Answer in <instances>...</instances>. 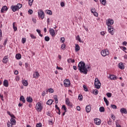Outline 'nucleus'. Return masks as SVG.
<instances>
[{
    "label": "nucleus",
    "mask_w": 127,
    "mask_h": 127,
    "mask_svg": "<svg viewBox=\"0 0 127 127\" xmlns=\"http://www.w3.org/2000/svg\"><path fill=\"white\" fill-rule=\"evenodd\" d=\"M121 49L123 50V51H126V50L127 49V48L126 47H121Z\"/></svg>",
    "instance_id": "55"
},
{
    "label": "nucleus",
    "mask_w": 127,
    "mask_h": 127,
    "mask_svg": "<svg viewBox=\"0 0 127 127\" xmlns=\"http://www.w3.org/2000/svg\"><path fill=\"white\" fill-rule=\"evenodd\" d=\"M53 103V100L52 99H50L48 100L47 102H46L47 105H49V106H51V105H52Z\"/></svg>",
    "instance_id": "22"
},
{
    "label": "nucleus",
    "mask_w": 127,
    "mask_h": 127,
    "mask_svg": "<svg viewBox=\"0 0 127 127\" xmlns=\"http://www.w3.org/2000/svg\"><path fill=\"white\" fill-rule=\"evenodd\" d=\"M15 57L17 60H19V59H21V55H20V54H17Z\"/></svg>",
    "instance_id": "26"
},
{
    "label": "nucleus",
    "mask_w": 127,
    "mask_h": 127,
    "mask_svg": "<svg viewBox=\"0 0 127 127\" xmlns=\"http://www.w3.org/2000/svg\"><path fill=\"white\" fill-rule=\"evenodd\" d=\"M106 96H107L108 98H111L112 97V93L108 92L106 94Z\"/></svg>",
    "instance_id": "43"
},
{
    "label": "nucleus",
    "mask_w": 127,
    "mask_h": 127,
    "mask_svg": "<svg viewBox=\"0 0 127 127\" xmlns=\"http://www.w3.org/2000/svg\"><path fill=\"white\" fill-rule=\"evenodd\" d=\"M38 15L39 17L43 19L44 18V12L42 10H39L38 11Z\"/></svg>",
    "instance_id": "7"
},
{
    "label": "nucleus",
    "mask_w": 127,
    "mask_h": 127,
    "mask_svg": "<svg viewBox=\"0 0 127 127\" xmlns=\"http://www.w3.org/2000/svg\"><path fill=\"white\" fill-rule=\"evenodd\" d=\"M43 107L40 102H38L36 105V110L37 112H41Z\"/></svg>",
    "instance_id": "5"
},
{
    "label": "nucleus",
    "mask_w": 127,
    "mask_h": 127,
    "mask_svg": "<svg viewBox=\"0 0 127 127\" xmlns=\"http://www.w3.org/2000/svg\"><path fill=\"white\" fill-rule=\"evenodd\" d=\"M61 42L62 43H64V42H65V38L64 37L61 38Z\"/></svg>",
    "instance_id": "42"
},
{
    "label": "nucleus",
    "mask_w": 127,
    "mask_h": 127,
    "mask_svg": "<svg viewBox=\"0 0 127 127\" xmlns=\"http://www.w3.org/2000/svg\"><path fill=\"white\" fill-rule=\"evenodd\" d=\"M91 11L92 13H93L96 12V9L95 8H92L91 9Z\"/></svg>",
    "instance_id": "47"
},
{
    "label": "nucleus",
    "mask_w": 127,
    "mask_h": 127,
    "mask_svg": "<svg viewBox=\"0 0 127 127\" xmlns=\"http://www.w3.org/2000/svg\"><path fill=\"white\" fill-rule=\"evenodd\" d=\"M112 120L110 119L109 121L108 122V124L109 125V126H111L112 125Z\"/></svg>",
    "instance_id": "53"
},
{
    "label": "nucleus",
    "mask_w": 127,
    "mask_h": 127,
    "mask_svg": "<svg viewBox=\"0 0 127 127\" xmlns=\"http://www.w3.org/2000/svg\"><path fill=\"white\" fill-rule=\"evenodd\" d=\"M13 28L14 31H16V30H17V27L15 26V22L13 23Z\"/></svg>",
    "instance_id": "27"
},
{
    "label": "nucleus",
    "mask_w": 127,
    "mask_h": 127,
    "mask_svg": "<svg viewBox=\"0 0 127 127\" xmlns=\"http://www.w3.org/2000/svg\"><path fill=\"white\" fill-rule=\"evenodd\" d=\"M21 42H22V43H23V44H24V43H25V42H26V38H23L22 39Z\"/></svg>",
    "instance_id": "38"
},
{
    "label": "nucleus",
    "mask_w": 127,
    "mask_h": 127,
    "mask_svg": "<svg viewBox=\"0 0 127 127\" xmlns=\"http://www.w3.org/2000/svg\"><path fill=\"white\" fill-rule=\"evenodd\" d=\"M47 13L48 14H49V15H52V11L51 10H48L47 12Z\"/></svg>",
    "instance_id": "45"
},
{
    "label": "nucleus",
    "mask_w": 127,
    "mask_h": 127,
    "mask_svg": "<svg viewBox=\"0 0 127 127\" xmlns=\"http://www.w3.org/2000/svg\"><path fill=\"white\" fill-rule=\"evenodd\" d=\"M106 24L108 26V31L109 33L111 35H114V33H115V32L114 31V30H115V29L112 26V25L114 24V20L108 19V20L106 21Z\"/></svg>",
    "instance_id": "2"
},
{
    "label": "nucleus",
    "mask_w": 127,
    "mask_h": 127,
    "mask_svg": "<svg viewBox=\"0 0 127 127\" xmlns=\"http://www.w3.org/2000/svg\"><path fill=\"white\" fill-rule=\"evenodd\" d=\"M111 108H112V109H117V107L115 105H111Z\"/></svg>",
    "instance_id": "49"
},
{
    "label": "nucleus",
    "mask_w": 127,
    "mask_h": 127,
    "mask_svg": "<svg viewBox=\"0 0 127 127\" xmlns=\"http://www.w3.org/2000/svg\"><path fill=\"white\" fill-rule=\"evenodd\" d=\"M70 59V60L71 63H75V60L72 59Z\"/></svg>",
    "instance_id": "60"
},
{
    "label": "nucleus",
    "mask_w": 127,
    "mask_h": 127,
    "mask_svg": "<svg viewBox=\"0 0 127 127\" xmlns=\"http://www.w3.org/2000/svg\"><path fill=\"white\" fill-rule=\"evenodd\" d=\"M92 92L94 95H98V94H99V91H98L97 89L92 91Z\"/></svg>",
    "instance_id": "30"
},
{
    "label": "nucleus",
    "mask_w": 127,
    "mask_h": 127,
    "mask_svg": "<svg viewBox=\"0 0 127 127\" xmlns=\"http://www.w3.org/2000/svg\"><path fill=\"white\" fill-rule=\"evenodd\" d=\"M104 101L106 104V106H109V101H108V99L106 97H104Z\"/></svg>",
    "instance_id": "31"
},
{
    "label": "nucleus",
    "mask_w": 127,
    "mask_h": 127,
    "mask_svg": "<svg viewBox=\"0 0 127 127\" xmlns=\"http://www.w3.org/2000/svg\"><path fill=\"white\" fill-rule=\"evenodd\" d=\"M49 32L52 37H55V35H56V34H55V31H54V29L51 28L49 29Z\"/></svg>",
    "instance_id": "10"
},
{
    "label": "nucleus",
    "mask_w": 127,
    "mask_h": 127,
    "mask_svg": "<svg viewBox=\"0 0 127 127\" xmlns=\"http://www.w3.org/2000/svg\"><path fill=\"white\" fill-rule=\"evenodd\" d=\"M83 88L84 89V90L85 92H88L89 91V90L88 89V88L87 87V86H86V85H83Z\"/></svg>",
    "instance_id": "33"
},
{
    "label": "nucleus",
    "mask_w": 127,
    "mask_h": 127,
    "mask_svg": "<svg viewBox=\"0 0 127 127\" xmlns=\"http://www.w3.org/2000/svg\"><path fill=\"white\" fill-rule=\"evenodd\" d=\"M73 68L75 71L77 70V66L76 65H73Z\"/></svg>",
    "instance_id": "64"
},
{
    "label": "nucleus",
    "mask_w": 127,
    "mask_h": 127,
    "mask_svg": "<svg viewBox=\"0 0 127 127\" xmlns=\"http://www.w3.org/2000/svg\"><path fill=\"white\" fill-rule=\"evenodd\" d=\"M76 38V40H78L79 42L83 43V42L82 41V40H81V38H80V36L79 35L77 36Z\"/></svg>",
    "instance_id": "29"
},
{
    "label": "nucleus",
    "mask_w": 127,
    "mask_h": 127,
    "mask_svg": "<svg viewBox=\"0 0 127 127\" xmlns=\"http://www.w3.org/2000/svg\"><path fill=\"white\" fill-rule=\"evenodd\" d=\"M65 48H66V45H65V44H63L62 45V46H61L62 49H63V50H64V49H65Z\"/></svg>",
    "instance_id": "44"
},
{
    "label": "nucleus",
    "mask_w": 127,
    "mask_h": 127,
    "mask_svg": "<svg viewBox=\"0 0 127 127\" xmlns=\"http://www.w3.org/2000/svg\"><path fill=\"white\" fill-rule=\"evenodd\" d=\"M101 54L102 56H103V57H105V56H108V55L110 54V52H109V50L105 49L101 51Z\"/></svg>",
    "instance_id": "6"
},
{
    "label": "nucleus",
    "mask_w": 127,
    "mask_h": 127,
    "mask_svg": "<svg viewBox=\"0 0 127 127\" xmlns=\"http://www.w3.org/2000/svg\"><path fill=\"white\" fill-rule=\"evenodd\" d=\"M100 2H101L102 4L105 5L107 2V1L106 0H100Z\"/></svg>",
    "instance_id": "34"
},
{
    "label": "nucleus",
    "mask_w": 127,
    "mask_h": 127,
    "mask_svg": "<svg viewBox=\"0 0 127 127\" xmlns=\"http://www.w3.org/2000/svg\"><path fill=\"white\" fill-rule=\"evenodd\" d=\"M48 91L47 92H49V93H54V90L52 88L48 89Z\"/></svg>",
    "instance_id": "37"
},
{
    "label": "nucleus",
    "mask_w": 127,
    "mask_h": 127,
    "mask_svg": "<svg viewBox=\"0 0 127 127\" xmlns=\"http://www.w3.org/2000/svg\"><path fill=\"white\" fill-rule=\"evenodd\" d=\"M55 108H56V110H60V108H59V107H58V105H57V104L55 105Z\"/></svg>",
    "instance_id": "61"
},
{
    "label": "nucleus",
    "mask_w": 127,
    "mask_h": 127,
    "mask_svg": "<svg viewBox=\"0 0 127 127\" xmlns=\"http://www.w3.org/2000/svg\"><path fill=\"white\" fill-rule=\"evenodd\" d=\"M62 109H63V110L64 111L65 113L67 112V108H66V106L63 105Z\"/></svg>",
    "instance_id": "32"
},
{
    "label": "nucleus",
    "mask_w": 127,
    "mask_h": 127,
    "mask_svg": "<svg viewBox=\"0 0 127 127\" xmlns=\"http://www.w3.org/2000/svg\"><path fill=\"white\" fill-rule=\"evenodd\" d=\"M20 101L22 102L24 104L25 103V98H24V97L23 96H21L20 97Z\"/></svg>",
    "instance_id": "25"
},
{
    "label": "nucleus",
    "mask_w": 127,
    "mask_h": 127,
    "mask_svg": "<svg viewBox=\"0 0 127 127\" xmlns=\"http://www.w3.org/2000/svg\"><path fill=\"white\" fill-rule=\"evenodd\" d=\"M99 111L101 113H104V112H105V108H104V107H100Z\"/></svg>",
    "instance_id": "28"
},
{
    "label": "nucleus",
    "mask_w": 127,
    "mask_h": 127,
    "mask_svg": "<svg viewBox=\"0 0 127 127\" xmlns=\"http://www.w3.org/2000/svg\"><path fill=\"white\" fill-rule=\"evenodd\" d=\"M94 124H96L97 126H100L101 125V120L96 118L94 120Z\"/></svg>",
    "instance_id": "12"
},
{
    "label": "nucleus",
    "mask_w": 127,
    "mask_h": 127,
    "mask_svg": "<svg viewBox=\"0 0 127 127\" xmlns=\"http://www.w3.org/2000/svg\"><path fill=\"white\" fill-rule=\"evenodd\" d=\"M120 112L122 114H127V109H126L125 108H122L120 110Z\"/></svg>",
    "instance_id": "23"
},
{
    "label": "nucleus",
    "mask_w": 127,
    "mask_h": 127,
    "mask_svg": "<svg viewBox=\"0 0 127 127\" xmlns=\"http://www.w3.org/2000/svg\"><path fill=\"white\" fill-rule=\"evenodd\" d=\"M32 20L34 22V23H36V19L33 18Z\"/></svg>",
    "instance_id": "59"
},
{
    "label": "nucleus",
    "mask_w": 127,
    "mask_h": 127,
    "mask_svg": "<svg viewBox=\"0 0 127 127\" xmlns=\"http://www.w3.org/2000/svg\"><path fill=\"white\" fill-rule=\"evenodd\" d=\"M30 36L32 38V39H36V37L33 34H30Z\"/></svg>",
    "instance_id": "40"
},
{
    "label": "nucleus",
    "mask_w": 127,
    "mask_h": 127,
    "mask_svg": "<svg viewBox=\"0 0 127 127\" xmlns=\"http://www.w3.org/2000/svg\"><path fill=\"white\" fill-rule=\"evenodd\" d=\"M93 14L94 15V16H96V17H98V16H99V14H98V12H96L93 13Z\"/></svg>",
    "instance_id": "48"
},
{
    "label": "nucleus",
    "mask_w": 127,
    "mask_h": 127,
    "mask_svg": "<svg viewBox=\"0 0 127 127\" xmlns=\"http://www.w3.org/2000/svg\"><path fill=\"white\" fill-rule=\"evenodd\" d=\"M7 126L8 127H12V126H13V125L12 124H11L10 122H8L7 123Z\"/></svg>",
    "instance_id": "36"
},
{
    "label": "nucleus",
    "mask_w": 127,
    "mask_h": 127,
    "mask_svg": "<svg viewBox=\"0 0 127 127\" xmlns=\"http://www.w3.org/2000/svg\"><path fill=\"white\" fill-rule=\"evenodd\" d=\"M119 68H120V69H121L122 70H124V69H125V65H124L123 63H119Z\"/></svg>",
    "instance_id": "20"
},
{
    "label": "nucleus",
    "mask_w": 127,
    "mask_h": 127,
    "mask_svg": "<svg viewBox=\"0 0 127 127\" xmlns=\"http://www.w3.org/2000/svg\"><path fill=\"white\" fill-rule=\"evenodd\" d=\"M100 34H101V35L104 36V35H106V32H105V31L101 32Z\"/></svg>",
    "instance_id": "50"
},
{
    "label": "nucleus",
    "mask_w": 127,
    "mask_h": 127,
    "mask_svg": "<svg viewBox=\"0 0 127 127\" xmlns=\"http://www.w3.org/2000/svg\"><path fill=\"white\" fill-rule=\"evenodd\" d=\"M123 45H124L125 46H127V41H124L123 43Z\"/></svg>",
    "instance_id": "62"
},
{
    "label": "nucleus",
    "mask_w": 127,
    "mask_h": 127,
    "mask_svg": "<svg viewBox=\"0 0 127 127\" xmlns=\"http://www.w3.org/2000/svg\"><path fill=\"white\" fill-rule=\"evenodd\" d=\"M75 52H78V51L80 50V46H79V45L75 44Z\"/></svg>",
    "instance_id": "24"
},
{
    "label": "nucleus",
    "mask_w": 127,
    "mask_h": 127,
    "mask_svg": "<svg viewBox=\"0 0 127 127\" xmlns=\"http://www.w3.org/2000/svg\"><path fill=\"white\" fill-rule=\"evenodd\" d=\"M77 67L80 73H83V74H85L88 73V69H90V67L89 66H86L85 63L82 61L79 62Z\"/></svg>",
    "instance_id": "1"
},
{
    "label": "nucleus",
    "mask_w": 127,
    "mask_h": 127,
    "mask_svg": "<svg viewBox=\"0 0 127 127\" xmlns=\"http://www.w3.org/2000/svg\"><path fill=\"white\" fill-rule=\"evenodd\" d=\"M54 99L55 101L56 100H58V97L57 96V95H55L54 96Z\"/></svg>",
    "instance_id": "58"
},
{
    "label": "nucleus",
    "mask_w": 127,
    "mask_h": 127,
    "mask_svg": "<svg viewBox=\"0 0 127 127\" xmlns=\"http://www.w3.org/2000/svg\"><path fill=\"white\" fill-rule=\"evenodd\" d=\"M78 100H79V101H83V96H82V95H78Z\"/></svg>",
    "instance_id": "39"
},
{
    "label": "nucleus",
    "mask_w": 127,
    "mask_h": 127,
    "mask_svg": "<svg viewBox=\"0 0 127 127\" xmlns=\"http://www.w3.org/2000/svg\"><path fill=\"white\" fill-rule=\"evenodd\" d=\"M10 117H11V119H16V118H15V116H14L13 114H11V116H10Z\"/></svg>",
    "instance_id": "56"
},
{
    "label": "nucleus",
    "mask_w": 127,
    "mask_h": 127,
    "mask_svg": "<svg viewBox=\"0 0 127 127\" xmlns=\"http://www.w3.org/2000/svg\"><path fill=\"white\" fill-rule=\"evenodd\" d=\"M111 80H117V76L114 74H111L108 77Z\"/></svg>",
    "instance_id": "18"
},
{
    "label": "nucleus",
    "mask_w": 127,
    "mask_h": 127,
    "mask_svg": "<svg viewBox=\"0 0 127 127\" xmlns=\"http://www.w3.org/2000/svg\"><path fill=\"white\" fill-rule=\"evenodd\" d=\"M36 127H42V124L41 123L37 124Z\"/></svg>",
    "instance_id": "46"
},
{
    "label": "nucleus",
    "mask_w": 127,
    "mask_h": 127,
    "mask_svg": "<svg viewBox=\"0 0 127 127\" xmlns=\"http://www.w3.org/2000/svg\"><path fill=\"white\" fill-rule=\"evenodd\" d=\"M26 101L28 103H32V102H33V99H32V97L28 96L26 98Z\"/></svg>",
    "instance_id": "14"
},
{
    "label": "nucleus",
    "mask_w": 127,
    "mask_h": 127,
    "mask_svg": "<svg viewBox=\"0 0 127 127\" xmlns=\"http://www.w3.org/2000/svg\"><path fill=\"white\" fill-rule=\"evenodd\" d=\"M10 123H11V125H12L13 126H15L16 124V121H15V119L13 118H11L10 120Z\"/></svg>",
    "instance_id": "15"
},
{
    "label": "nucleus",
    "mask_w": 127,
    "mask_h": 127,
    "mask_svg": "<svg viewBox=\"0 0 127 127\" xmlns=\"http://www.w3.org/2000/svg\"><path fill=\"white\" fill-rule=\"evenodd\" d=\"M40 75L39 74V73L38 72H35L33 74V78H38Z\"/></svg>",
    "instance_id": "21"
},
{
    "label": "nucleus",
    "mask_w": 127,
    "mask_h": 127,
    "mask_svg": "<svg viewBox=\"0 0 127 127\" xmlns=\"http://www.w3.org/2000/svg\"><path fill=\"white\" fill-rule=\"evenodd\" d=\"M33 0H29L28 3L30 6H31V5H32V3H33Z\"/></svg>",
    "instance_id": "35"
},
{
    "label": "nucleus",
    "mask_w": 127,
    "mask_h": 127,
    "mask_svg": "<svg viewBox=\"0 0 127 127\" xmlns=\"http://www.w3.org/2000/svg\"><path fill=\"white\" fill-rule=\"evenodd\" d=\"M61 6H62V7H63L64 6H65V3H64V2H62L61 3Z\"/></svg>",
    "instance_id": "57"
},
{
    "label": "nucleus",
    "mask_w": 127,
    "mask_h": 127,
    "mask_svg": "<svg viewBox=\"0 0 127 127\" xmlns=\"http://www.w3.org/2000/svg\"><path fill=\"white\" fill-rule=\"evenodd\" d=\"M94 85L96 89H100V88H101V82H100V80H99L98 78H95Z\"/></svg>",
    "instance_id": "4"
},
{
    "label": "nucleus",
    "mask_w": 127,
    "mask_h": 127,
    "mask_svg": "<svg viewBox=\"0 0 127 127\" xmlns=\"http://www.w3.org/2000/svg\"><path fill=\"white\" fill-rule=\"evenodd\" d=\"M28 12L29 14H31L32 13H33V11L31 9H29Z\"/></svg>",
    "instance_id": "52"
},
{
    "label": "nucleus",
    "mask_w": 127,
    "mask_h": 127,
    "mask_svg": "<svg viewBox=\"0 0 127 127\" xmlns=\"http://www.w3.org/2000/svg\"><path fill=\"white\" fill-rule=\"evenodd\" d=\"M116 127H122L118 122H116Z\"/></svg>",
    "instance_id": "51"
},
{
    "label": "nucleus",
    "mask_w": 127,
    "mask_h": 127,
    "mask_svg": "<svg viewBox=\"0 0 127 127\" xmlns=\"http://www.w3.org/2000/svg\"><path fill=\"white\" fill-rule=\"evenodd\" d=\"M85 110L86 113H90L91 112V105H87L86 107Z\"/></svg>",
    "instance_id": "16"
},
{
    "label": "nucleus",
    "mask_w": 127,
    "mask_h": 127,
    "mask_svg": "<svg viewBox=\"0 0 127 127\" xmlns=\"http://www.w3.org/2000/svg\"><path fill=\"white\" fill-rule=\"evenodd\" d=\"M3 85L4 87H8V80L6 79L4 80Z\"/></svg>",
    "instance_id": "17"
},
{
    "label": "nucleus",
    "mask_w": 127,
    "mask_h": 127,
    "mask_svg": "<svg viewBox=\"0 0 127 127\" xmlns=\"http://www.w3.org/2000/svg\"><path fill=\"white\" fill-rule=\"evenodd\" d=\"M22 83L23 84V86H25V87L28 86V82L26 80L23 79L22 80Z\"/></svg>",
    "instance_id": "19"
},
{
    "label": "nucleus",
    "mask_w": 127,
    "mask_h": 127,
    "mask_svg": "<svg viewBox=\"0 0 127 127\" xmlns=\"http://www.w3.org/2000/svg\"><path fill=\"white\" fill-rule=\"evenodd\" d=\"M3 63H4L5 64H6L7 62H8V56H6L3 57L2 60Z\"/></svg>",
    "instance_id": "11"
},
{
    "label": "nucleus",
    "mask_w": 127,
    "mask_h": 127,
    "mask_svg": "<svg viewBox=\"0 0 127 127\" xmlns=\"http://www.w3.org/2000/svg\"><path fill=\"white\" fill-rule=\"evenodd\" d=\"M64 86L65 87H69L70 86V80L68 79H66L64 81Z\"/></svg>",
    "instance_id": "8"
},
{
    "label": "nucleus",
    "mask_w": 127,
    "mask_h": 127,
    "mask_svg": "<svg viewBox=\"0 0 127 127\" xmlns=\"http://www.w3.org/2000/svg\"><path fill=\"white\" fill-rule=\"evenodd\" d=\"M21 7H22V4L20 3H18L16 5H12L10 7V8L12 10V11H13V12H15V11L19 10V9H20Z\"/></svg>",
    "instance_id": "3"
},
{
    "label": "nucleus",
    "mask_w": 127,
    "mask_h": 127,
    "mask_svg": "<svg viewBox=\"0 0 127 127\" xmlns=\"http://www.w3.org/2000/svg\"><path fill=\"white\" fill-rule=\"evenodd\" d=\"M65 104L68 106V107H71L72 106H73V104L71 102H70V99L68 98H66L65 99Z\"/></svg>",
    "instance_id": "9"
},
{
    "label": "nucleus",
    "mask_w": 127,
    "mask_h": 127,
    "mask_svg": "<svg viewBox=\"0 0 127 127\" xmlns=\"http://www.w3.org/2000/svg\"><path fill=\"white\" fill-rule=\"evenodd\" d=\"M8 8L6 6H3L1 9V12L3 13L4 11H7Z\"/></svg>",
    "instance_id": "13"
},
{
    "label": "nucleus",
    "mask_w": 127,
    "mask_h": 127,
    "mask_svg": "<svg viewBox=\"0 0 127 127\" xmlns=\"http://www.w3.org/2000/svg\"><path fill=\"white\" fill-rule=\"evenodd\" d=\"M76 109H77V111L81 110V107H80V106H77Z\"/></svg>",
    "instance_id": "63"
},
{
    "label": "nucleus",
    "mask_w": 127,
    "mask_h": 127,
    "mask_svg": "<svg viewBox=\"0 0 127 127\" xmlns=\"http://www.w3.org/2000/svg\"><path fill=\"white\" fill-rule=\"evenodd\" d=\"M45 41L48 42L50 40V38L49 36H46L45 37Z\"/></svg>",
    "instance_id": "41"
},
{
    "label": "nucleus",
    "mask_w": 127,
    "mask_h": 127,
    "mask_svg": "<svg viewBox=\"0 0 127 127\" xmlns=\"http://www.w3.org/2000/svg\"><path fill=\"white\" fill-rule=\"evenodd\" d=\"M0 98L1 100V101H3V95L0 94Z\"/></svg>",
    "instance_id": "54"
}]
</instances>
